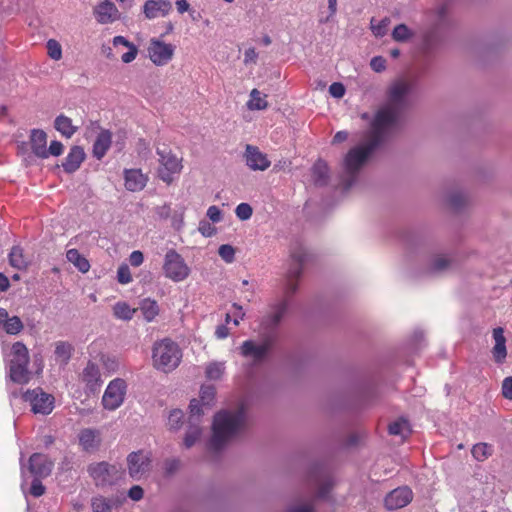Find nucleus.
Here are the masks:
<instances>
[{
    "label": "nucleus",
    "instance_id": "44",
    "mask_svg": "<svg viewBox=\"0 0 512 512\" xmlns=\"http://www.w3.org/2000/svg\"><path fill=\"white\" fill-rule=\"evenodd\" d=\"M448 202L453 208L460 209L467 202V196L462 191H455L449 195Z\"/></svg>",
    "mask_w": 512,
    "mask_h": 512
},
{
    "label": "nucleus",
    "instance_id": "51",
    "mask_svg": "<svg viewBox=\"0 0 512 512\" xmlns=\"http://www.w3.org/2000/svg\"><path fill=\"white\" fill-rule=\"evenodd\" d=\"M392 36L396 41H405L411 36V33L406 25L400 24L394 28Z\"/></svg>",
    "mask_w": 512,
    "mask_h": 512
},
{
    "label": "nucleus",
    "instance_id": "33",
    "mask_svg": "<svg viewBox=\"0 0 512 512\" xmlns=\"http://www.w3.org/2000/svg\"><path fill=\"white\" fill-rule=\"evenodd\" d=\"M312 178L317 186H324L327 184L329 178L328 166L324 161L319 160L314 164L312 168Z\"/></svg>",
    "mask_w": 512,
    "mask_h": 512
},
{
    "label": "nucleus",
    "instance_id": "37",
    "mask_svg": "<svg viewBox=\"0 0 512 512\" xmlns=\"http://www.w3.org/2000/svg\"><path fill=\"white\" fill-rule=\"evenodd\" d=\"M247 106L250 110H262L267 107L266 96L262 95V93L253 89L250 93V100L247 103Z\"/></svg>",
    "mask_w": 512,
    "mask_h": 512
},
{
    "label": "nucleus",
    "instance_id": "2",
    "mask_svg": "<svg viewBox=\"0 0 512 512\" xmlns=\"http://www.w3.org/2000/svg\"><path fill=\"white\" fill-rule=\"evenodd\" d=\"M247 426V416L243 407L224 409L215 414L209 448L220 451L242 435Z\"/></svg>",
    "mask_w": 512,
    "mask_h": 512
},
{
    "label": "nucleus",
    "instance_id": "45",
    "mask_svg": "<svg viewBox=\"0 0 512 512\" xmlns=\"http://www.w3.org/2000/svg\"><path fill=\"white\" fill-rule=\"evenodd\" d=\"M92 510L93 512H110V502L104 497H95L92 499Z\"/></svg>",
    "mask_w": 512,
    "mask_h": 512
},
{
    "label": "nucleus",
    "instance_id": "19",
    "mask_svg": "<svg viewBox=\"0 0 512 512\" xmlns=\"http://www.w3.org/2000/svg\"><path fill=\"white\" fill-rule=\"evenodd\" d=\"M245 159L247 166L252 170L264 171L270 166L266 154L262 153L256 146H246Z\"/></svg>",
    "mask_w": 512,
    "mask_h": 512
},
{
    "label": "nucleus",
    "instance_id": "3",
    "mask_svg": "<svg viewBox=\"0 0 512 512\" xmlns=\"http://www.w3.org/2000/svg\"><path fill=\"white\" fill-rule=\"evenodd\" d=\"M182 359V351L178 344L168 338L157 341L152 349L153 367L164 373L175 370Z\"/></svg>",
    "mask_w": 512,
    "mask_h": 512
},
{
    "label": "nucleus",
    "instance_id": "4",
    "mask_svg": "<svg viewBox=\"0 0 512 512\" xmlns=\"http://www.w3.org/2000/svg\"><path fill=\"white\" fill-rule=\"evenodd\" d=\"M158 158V177L165 183L170 184L174 176L180 174L182 170L181 160L172 153L167 146L157 147Z\"/></svg>",
    "mask_w": 512,
    "mask_h": 512
},
{
    "label": "nucleus",
    "instance_id": "16",
    "mask_svg": "<svg viewBox=\"0 0 512 512\" xmlns=\"http://www.w3.org/2000/svg\"><path fill=\"white\" fill-rule=\"evenodd\" d=\"M53 468V462L41 453H34L29 458L28 470L34 477H47Z\"/></svg>",
    "mask_w": 512,
    "mask_h": 512
},
{
    "label": "nucleus",
    "instance_id": "24",
    "mask_svg": "<svg viewBox=\"0 0 512 512\" xmlns=\"http://www.w3.org/2000/svg\"><path fill=\"white\" fill-rule=\"evenodd\" d=\"M82 381L88 389L95 392L101 385V374L98 366L92 362H88L82 372Z\"/></svg>",
    "mask_w": 512,
    "mask_h": 512
},
{
    "label": "nucleus",
    "instance_id": "35",
    "mask_svg": "<svg viewBox=\"0 0 512 512\" xmlns=\"http://www.w3.org/2000/svg\"><path fill=\"white\" fill-rule=\"evenodd\" d=\"M137 312L136 308L130 307V305L126 302H117L113 306V314L116 318L121 320H131L134 317V314Z\"/></svg>",
    "mask_w": 512,
    "mask_h": 512
},
{
    "label": "nucleus",
    "instance_id": "6",
    "mask_svg": "<svg viewBox=\"0 0 512 512\" xmlns=\"http://www.w3.org/2000/svg\"><path fill=\"white\" fill-rule=\"evenodd\" d=\"M163 272L166 278L174 282H182L189 276L190 268L177 251L170 249L164 256Z\"/></svg>",
    "mask_w": 512,
    "mask_h": 512
},
{
    "label": "nucleus",
    "instance_id": "54",
    "mask_svg": "<svg viewBox=\"0 0 512 512\" xmlns=\"http://www.w3.org/2000/svg\"><path fill=\"white\" fill-rule=\"evenodd\" d=\"M298 281L288 278L284 279V299H288L297 291Z\"/></svg>",
    "mask_w": 512,
    "mask_h": 512
},
{
    "label": "nucleus",
    "instance_id": "15",
    "mask_svg": "<svg viewBox=\"0 0 512 512\" xmlns=\"http://www.w3.org/2000/svg\"><path fill=\"white\" fill-rule=\"evenodd\" d=\"M78 442L83 451L94 453L101 446V432L94 428H84L78 433Z\"/></svg>",
    "mask_w": 512,
    "mask_h": 512
},
{
    "label": "nucleus",
    "instance_id": "43",
    "mask_svg": "<svg viewBox=\"0 0 512 512\" xmlns=\"http://www.w3.org/2000/svg\"><path fill=\"white\" fill-rule=\"evenodd\" d=\"M307 259V253L302 246L294 247L290 252L291 264L304 265Z\"/></svg>",
    "mask_w": 512,
    "mask_h": 512
},
{
    "label": "nucleus",
    "instance_id": "49",
    "mask_svg": "<svg viewBox=\"0 0 512 512\" xmlns=\"http://www.w3.org/2000/svg\"><path fill=\"white\" fill-rule=\"evenodd\" d=\"M47 51L48 55L54 60H59L62 57L61 45L54 39L47 42Z\"/></svg>",
    "mask_w": 512,
    "mask_h": 512
},
{
    "label": "nucleus",
    "instance_id": "39",
    "mask_svg": "<svg viewBox=\"0 0 512 512\" xmlns=\"http://www.w3.org/2000/svg\"><path fill=\"white\" fill-rule=\"evenodd\" d=\"M225 372L224 362H211L206 367V377L210 380H219Z\"/></svg>",
    "mask_w": 512,
    "mask_h": 512
},
{
    "label": "nucleus",
    "instance_id": "63",
    "mask_svg": "<svg viewBox=\"0 0 512 512\" xmlns=\"http://www.w3.org/2000/svg\"><path fill=\"white\" fill-rule=\"evenodd\" d=\"M130 264L134 267H139L144 261V255L141 251L135 250L129 256Z\"/></svg>",
    "mask_w": 512,
    "mask_h": 512
},
{
    "label": "nucleus",
    "instance_id": "1",
    "mask_svg": "<svg viewBox=\"0 0 512 512\" xmlns=\"http://www.w3.org/2000/svg\"><path fill=\"white\" fill-rule=\"evenodd\" d=\"M412 81L401 78L387 89L385 102L377 109L362 142L351 148L343 161L341 182L349 189L369 157L382 147L398 130L405 111L410 106Z\"/></svg>",
    "mask_w": 512,
    "mask_h": 512
},
{
    "label": "nucleus",
    "instance_id": "18",
    "mask_svg": "<svg viewBox=\"0 0 512 512\" xmlns=\"http://www.w3.org/2000/svg\"><path fill=\"white\" fill-rule=\"evenodd\" d=\"M172 10L169 0H147L143 5V13L149 20L165 17Z\"/></svg>",
    "mask_w": 512,
    "mask_h": 512
},
{
    "label": "nucleus",
    "instance_id": "11",
    "mask_svg": "<svg viewBox=\"0 0 512 512\" xmlns=\"http://www.w3.org/2000/svg\"><path fill=\"white\" fill-rule=\"evenodd\" d=\"M275 343L274 335H262V341L257 343L253 340L244 341L240 347L244 357L252 358L255 362L262 361Z\"/></svg>",
    "mask_w": 512,
    "mask_h": 512
},
{
    "label": "nucleus",
    "instance_id": "57",
    "mask_svg": "<svg viewBox=\"0 0 512 512\" xmlns=\"http://www.w3.org/2000/svg\"><path fill=\"white\" fill-rule=\"evenodd\" d=\"M199 232L204 236V237H210L212 236L216 229L214 226L211 225V223H209L208 221L206 220H203L199 223V228H198Z\"/></svg>",
    "mask_w": 512,
    "mask_h": 512
},
{
    "label": "nucleus",
    "instance_id": "58",
    "mask_svg": "<svg viewBox=\"0 0 512 512\" xmlns=\"http://www.w3.org/2000/svg\"><path fill=\"white\" fill-rule=\"evenodd\" d=\"M502 395L504 398L512 400V376L506 377L502 382Z\"/></svg>",
    "mask_w": 512,
    "mask_h": 512
},
{
    "label": "nucleus",
    "instance_id": "41",
    "mask_svg": "<svg viewBox=\"0 0 512 512\" xmlns=\"http://www.w3.org/2000/svg\"><path fill=\"white\" fill-rule=\"evenodd\" d=\"M215 388L212 385L202 386L200 392L199 407L202 410V406H209L214 399Z\"/></svg>",
    "mask_w": 512,
    "mask_h": 512
},
{
    "label": "nucleus",
    "instance_id": "38",
    "mask_svg": "<svg viewBox=\"0 0 512 512\" xmlns=\"http://www.w3.org/2000/svg\"><path fill=\"white\" fill-rule=\"evenodd\" d=\"M389 433L391 435H399L406 437L410 434L411 430L409 423L405 419H398L389 425Z\"/></svg>",
    "mask_w": 512,
    "mask_h": 512
},
{
    "label": "nucleus",
    "instance_id": "50",
    "mask_svg": "<svg viewBox=\"0 0 512 512\" xmlns=\"http://www.w3.org/2000/svg\"><path fill=\"white\" fill-rule=\"evenodd\" d=\"M389 24V19L384 18L381 21H379L377 24H375V20H371V29L375 36L381 37L386 34L387 27Z\"/></svg>",
    "mask_w": 512,
    "mask_h": 512
},
{
    "label": "nucleus",
    "instance_id": "20",
    "mask_svg": "<svg viewBox=\"0 0 512 512\" xmlns=\"http://www.w3.org/2000/svg\"><path fill=\"white\" fill-rule=\"evenodd\" d=\"M123 175L125 188L130 192L141 191L147 185L148 176L141 169H125Z\"/></svg>",
    "mask_w": 512,
    "mask_h": 512
},
{
    "label": "nucleus",
    "instance_id": "5",
    "mask_svg": "<svg viewBox=\"0 0 512 512\" xmlns=\"http://www.w3.org/2000/svg\"><path fill=\"white\" fill-rule=\"evenodd\" d=\"M87 472L98 487L111 486L117 483L122 476L119 467L105 461L90 464Z\"/></svg>",
    "mask_w": 512,
    "mask_h": 512
},
{
    "label": "nucleus",
    "instance_id": "7",
    "mask_svg": "<svg viewBox=\"0 0 512 512\" xmlns=\"http://www.w3.org/2000/svg\"><path fill=\"white\" fill-rule=\"evenodd\" d=\"M288 305L286 299H281L269 306L267 314L263 316L260 323L261 335H274L275 339L277 338L276 329L286 314Z\"/></svg>",
    "mask_w": 512,
    "mask_h": 512
},
{
    "label": "nucleus",
    "instance_id": "64",
    "mask_svg": "<svg viewBox=\"0 0 512 512\" xmlns=\"http://www.w3.org/2000/svg\"><path fill=\"white\" fill-rule=\"evenodd\" d=\"M286 512H313V507L310 503L300 504L290 507Z\"/></svg>",
    "mask_w": 512,
    "mask_h": 512
},
{
    "label": "nucleus",
    "instance_id": "60",
    "mask_svg": "<svg viewBox=\"0 0 512 512\" xmlns=\"http://www.w3.org/2000/svg\"><path fill=\"white\" fill-rule=\"evenodd\" d=\"M329 93L335 98H342L345 94V87L338 82L332 83L329 87Z\"/></svg>",
    "mask_w": 512,
    "mask_h": 512
},
{
    "label": "nucleus",
    "instance_id": "48",
    "mask_svg": "<svg viewBox=\"0 0 512 512\" xmlns=\"http://www.w3.org/2000/svg\"><path fill=\"white\" fill-rule=\"evenodd\" d=\"M219 256L227 263H232L235 258V249L228 244H223L218 250Z\"/></svg>",
    "mask_w": 512,
    "mask_h": 512
},
{
    "label": "nucleus",
    "instance_id": "31",
    "mask_svg": "<svg viewBox=\"0 0 512 512\" xmlns=\"http://www.w3.org/2000/svg\"><path fill=\"white\" fill-rule=\"evenodd\" d=\"M9 375L13 382L27 383L29 381L28 364H9Z\"/></svg>",
    "mask_w": 512,
    "mask_h": 512
},
{
    "label": "nucleus",
    "instance_id": "56",
    "mask_svg": "<svg viewBox=\"0 0 512 512\" xmlns=\"http://www.w3.org/2000/svg\"><path fill=\"white\" fill-rule=\"evenodd\" d=\"M370 66L375 72H382L386 68V60L381 56L373 57L370 61Z\"/></svg>",
    "mask_w": 512,
    "mask_h": 512
},
{
    "label": "nucleus",
    "instance_id": "36",
    "mask_svg": "<svg viewBox=\"0 0 512 512\" xmlns=\"http://www.w3.org/2000/svg\"><path fill=\"white\" fill-rule=\"evenodd\" d=\"M9 263L12 267L22 270L28 265L27 259L24 257L23 250L19 246H15L11 249L9 254Z\"/></svg>",
    "mask_w": 512,
    "mask_h": 512
},
{
    "label": "nucleus",
    "instance_id": "61",
    "mask_svg": "<svg viewBox=\"0 0 512 512\" xmlns=\"http://www.w3.org/2000/svg\"><path fill=\"white\" fill-rule=\"evenodd\" d=\"M207 216L213 223H218L222 220L221 210L214 205L208 208Z\"/></svg>",
    "mask_w": 512,
    "mask_h": 512
},
{
    "label": "nucleus",
    "instance_id": "14",
    "mask_svg": "<svg viewBox=\"0 0 512 512\" xmlns=\"http://www.w3.org/2000/svg\"><path fill=\"white\" fill-rule=\"evenodd\" d=\"M413 499V492L408 486L398 487L385 497L384 504L388 510H396L407 506Z\"/></svg>",
    "mask_w": 512,
    "mask_h": 512
},
{
    "label": "nucleus",
    "instance_id": "22",
    "mask_svg": "<svg viewBox=\"0 0 512 512\" xmlns=\"http://www.w3.org/2000/svg\"><path fill=\"white\" fill-rule=\"evenodd\" d=\"M30 140L33 153L39 158H48L47 134L43 130L33 129L31 131Z\"/></svg>",
    "mask_w": 512,
    "mask_h": 512
},
{
    "label": "nucleus",
    "instance_id": "40",
    "mask_svg": "<svg viewBox=\"0 0 512 512\" xmlns=\"http://www.w3.org/2000/svg\"><path fill=\"white\" fill-rule=\"evenodd\" d=\"M492 446L487 443L475 444L472 448V455L477 461H484L492 455Z\"/></svg>",
    "mask_w": 512,
    "mask_h": 512
},
{
    "label": "nucleus",
    "instance_id": "13",
    "mask_svg": "<svg viewBox=\"0 0 512 512\" xmlns=\"http://www.w3.org/2000/svg\"><path fill=\"white\" fill-rule=\"evenodd\" d=\"M23 398L31 405V410L37 414H49L53 410V397L41 389L27 391Z\"/></svg>",
    "mask_w": 512,
    "mask_h": 512
},
{
    "label": "nucleus",
    "instance_id": "53",
    "mask_svg": "<svg viewBox=\"0 0 512 512\" xmlns=\"http://www.w3.org/2000/svg\"><path fill=\"white\" fill-rule=\"evenodd\" d=\"M303 273V265L291 264L285 274V278L298 281Z\"/></svg>",
    "mask_w": 512,
    "mask_h": 512
},
{
    "label": "nucleus",
    "instance_id": "9",
    "mask_svg": "<svg viewBox=\"0 0 512 512\" xmlns=\"http://www.w3.org/2000/svg\"><path fill=\"white\" fill-rule=\"evenodd\" d=\"M127 468L132 479H142L148 475L151 470L150 453L143 450L131 452L127 456Z\"/></svg>",
    "mask_w": 512,
    "mask_h": 512
},
{
    "label": "nucleus",
    "instance_id": "12",
    "mask_svg": "<svg viewBox=\"0 0 512 512\" xmlns=\"http://www.w3.org/2000/svg\"><path fill=\"white\" fill-rule=\"evenodd\" d=\"M149 59L157 66L168 64L175 52V46L158 38H151L147 48Z\"/></svg>",
    "mask_w": 512,
    "mask_h": 512
},
{
    "label": "nucleus",
    "instance_id": "32",
    "mask_svg": "<svg viewBox=\"0 0 512 512\" xmlns=\"http://www.w3.org/2000/svg\"><path fill=\"white\" fill-rule=\"evenodd\" d=\"M67 260L72 263L81 273H87L90 269L89 261L79 253L77 249H69L66 252Z\"/></svg>",
    "mask_w": 512,
    "mask_h": 512
},
{
    "label": "nucleus",
    "instance_id": "25",
    "mask_svg": "<svg viewBox=\"0 0 512 512\" xmlns=\"http://www.w3.org/2000/svg\"><path fill=\"white\" fill-rule=\"evenodd\" d=\"M85 159V152L80 146H73L65 160L62 163V167L68 173L75 172Z\"/></svg>",
    "mask_w": 512,
    "mask_h": 512
},
{
    "label": "nucleus",
    "instance_id": "26",
    "mask_svg": "<svg viewBox=\"0 0 512 512\" xmlns=\"http://www.w3.org/2000/svg\"><path fill=\"white\" fill-rule=\"evenodd\" d=\"M112 134L109 130H101L93 144V155L97 159L104 157L111 146Z\"/></svg>",
    "mask_w": 512,
    "mask_h": 512
},
{
    "label": "nucleus",
    "instance_id": "8",
    "mask_svg": "<svg viewBox=\"0 0 512 512\" xmlns=\"http://www.w3.org/2000/svg\"><path fill=\"white\" fill-rule=\"evenodd\" d=\"M189 409L190 415L188 419V428L183 439V445L187 449L195 445L203 432L201 426V415L203 414V410L200 409L197 399L191 400Z\"/></svg>",
    "mask_w": 512,
    "mask_h": 512
},
{
    "label": "nucleus",
    "instance_id": "10",
    "mask_svg": "<svg viewBox=\"0 0 512 512\" xmlns=\"http://www.w3.org/2000/svg\"><path fill=\"white\" fill-rule=\"evenodd\" d=\"M127 385L121 378L112 380L102 397L103 407L107 410L113 411L119 408L125 399Z\"/></svg>",
    "mask_w": 512,
    "mask_h": 512
},
{
    "label": "nucleus",
    "instance_id": "46",
    "mask_svg": "<svg viewBox=\"0 0 512 512\" xmlns=\"http://www.w3.org/2000/svg\"><path fill=\"white\" fill-rule=\"evenodd\" d=\"M117 280L120 284H129L132 282V275L127 264H121L117 270Z\"/></svg>",
    "mask_w": 512,
    "mask_h": 512
},
{
    "label": "nucleus",
    "instance_id": "28",
    "mask_svg": "<svg viewBox=\"0 0 512 512\" xmlns=\"http://www.w3.org/2000/svg\"><path fill=\"white\" fill-rule=\"evenodd\" d=\"M54 128L67 139H70L78 130V127L73 125L72 120L63 114L56 117Z\"/></svg>",
    "mask_w": 512,
    "mask_h": 512
},
{
    "label": "nucleus",
    "instance_id": "27",
    "mask_svg": "<svg viewBox=\"0 0 512 512\" xmlns=\"http://www.w3.org/2000/svg\"><path fill=\"white\" fill-rule=\"evenodd\" d=\"M311 480L317 486V496L319 498L327 497L331 487L332 480L322 470H317L312 476Z\"/></svg>",
    "mask_w": 512,
    "mask_h": 512
},
{
    "label": "nucleus",
    "instance_id": "62",
    "mask_svg": "<svg viewBox=\"0 0 512 512\" xmlns=\"http://www.w3.org/2000/svg\"><path fill=\"white\" fill-rule=\"evenodd\" d=\"M64 146L59 141H52L49 148L47 149L48 157L50 155L52 156H59L63 153Z\"/></svg>",
    "mask_w": 512,
    "mask_h": 512
},
{
    "label": "nucleus",
    "instance_id": "59",
    "mask_svg": "<svg viewBox=\"0 0 512 512\" xmlns=\"http://www.w3.org/2000/svg\"><path fill=\"white\" fill-rule=\"evenodd\" d=\"M257 59L258 53L256 52L255 48L251 47L245 51L243 60L245 65L256 64Z\"/></svg>",
    "mask_w": 512,
    "mask_h": 512
},
{
    "label": "nucleus",
    "instance_id": "34",
    "mask_svg": "<svg viewBox=\"0 0 512 512\" xmlns=\"http://www.w3.org/2000/svg\"><path fill=\"white\" fill-rule=\"evenodd\" d=\"M74 351L73 346L65 341H58L55 343V357L56 361L66 365L70 360Z\"/></svg>",
    "mask_w": 512,
    "mask_h": 512
},
{
    "label": "nucleus",
    "instance_id": "30",
    "mask_svg": "<svg viewBox=\"0 0 512 512\" xmlns=\"http://www.w3.org/2000/svg\"><path fill=\"white\" fill-rule=\"evenodd\" d=\"M10 364H29L28 349L22 342H15L11 347Z\"/></svg>",
    "mask_w": 512,
    "mask_h": 512
},
{
    "label": "nucleus",
    "instance_id": "29",
    "mask_svg": "<svg viewBox=\"0 0 512 512\" xmlns=\"http://www.w3.org/2000/svg\"><path fill=\"white\" fill-rule=\"evenodd\" d=\"M136 309L141 311L147 322L153 321L159 314L158 303L151 298L142 299L139 303V307Z\"/></svg>",
    "mask_w": 512,
    "mask_h": 512
},
{
    "label": "nucleus",
    "instance_id": "17",
    "mask_svg": "<svg viewBox=\"0 0 512 512\" xmlns=\"http://www.w3.org/2000/svg\"><path fill=\"white\" fill-rule=\"evenodd\" d=\"M94 15L100 24H109L119 18V11L110 0H103L94 8Z\"/></svg>",
    "mask_w": 512,
    "mask_h": 512
},
{
    "label": "nucleus",
    "instance_id": "23",
    "mask_svg": "<svg viewBox=\"0 0 512 512\" xmlns=\"http://www.w3.org/2000/svg\"><path fill=\"white\" fill-rule=\"evenodd\" d=\"M493 339L495 345L492 349L493 359L496 363L501 364L507 357L506 339L504 337V330L501 327L493 329Z\"/></svg>",
    "mask_w": 512,
    "mask_h": 512
},
{
    "label": "nucleus",
    "instance_id": "52",
    "mask_svg": "<svg viewBox=\"0 0 512 512\" xmlns=\"http://www.w3.org/2000/svg\"><path fill=\"white\" fill-rule=\"evenodd\" d=\"M450 263L451 261L447 256L441 255L433 260L432 269L435 272H441L448 268Z\"/></svg>",
    "mask_w": 512,
    "mask_h": 512
},
{
    "label": "nucleus",
    "instance_id": "42",
    "mask_svg": "<svg viewBox=\"0 0 512 512\" xmlns=\"http://www.w3.org/2000/svg\"><path fill=\"white\" fill-rule=\"evenodd\" d=\"M184 414L182 410L174 409L170 412L168 416V426L170 430L177 431L181 428L183 424Z\"/></svg>",
    "mask_w": 512,
    "mask_h": 512
},
{
    "label": "nucleus",
    "instance_id": "55",
    "mask_svg": "<svg viewBox=\"0 0 512 512\" xmlns=\"http://www.w3.org/2000/svg\"><path fill=\"white\" fill-rule=\"evenodd\" d=\"M39 478L40 477H35V479L32 481L31 488H30V493L35 497H40L45 492V487L42 485Z\"/></svg>",
    "mask_w": 512,
    "mask_h": 512
},
{
    "label": "nucleus",
    "instance_id": "47",
    "mask_svg": "<svg viewBox=\"0 0 512 512\" xmlns=\"http://www.w3.org/2000/svg\"><path fill=\"white\" fill-rule=\"evenodd\" d=\"M236 216L242 220H248L253 214V209L248 203H240L235 209Z\"/></svg>",
    "mask_w": 512,
    "mask_h": 512
},
{
    "label": "nucleus",
    "instance_id": "21",
    "mask_svg": "<svg viewBox=\"0 0 512 512\" xmlns=\"http://www.w3.org/2000/svg\"><path fill=\"white\" fill-rule=\"evenodd\" d=\"M0 327L9 334L17 335L24 329V324L18 316H9L4 308H0Z\"/></svg>",
    "mask_w": 512,
    "mask_h": 512
}]
</instances>
